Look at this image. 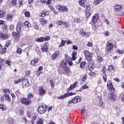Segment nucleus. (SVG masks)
<instances>
[{
	"label": "nucleus",
	"instance_id": "obj_1",
	"mask_svg": "<svg viewBox=\"0 0 124 124\" xmlns=\"http://www.w3.org/2000/svg\"><path fill=\"white\" fill-rule=\"evenodd\" d=\"M81 99L82 98L80 96H76L72 98L71 100L68 101V105H69V104H71L72 103H73V104H75L76 103H78V102H80Z\"/></svg>",
	"mask_w": 124,
	"mask_h": 124
},
{
	"label": "nucleus",
	"instance_id": "obj_2",
	"mask_svg": "<svg viewBox=\"0 0 124 124\" xmlns=\"http://www.w3.org/2000/svg\"><path fill=\"white\" fill-rule=\"evenodd\" d=\"M84 54L86 60H87L88 62H90L92 61V57H93V53L92 52H90V51L85 50L84 51Z\"/></svg>",
	"mask_w": 124,
	"mask_h": 124
},
{
	"label": "nucleus",
	"instance_id": "obj_3",
	"mask_svg": "<svg viewBox=\"0 0 124 124\" xmlns=\"http://www.w3.org/2000/svg\"><path fill=\"white\" fill-rule=\"evenodd\" d=\"M76 94V93L73 92L67 93L64 94L63 95L59 96L58 97V99H64V98H66V97L71 96L72 95H75Z\"/></svg>",
	"mask_w": 124,
	"mask_h": 124
},
{
	"label": "nucleus",
	"instance_id": "obj_4",
	"mask_svg": "<svg viewBox=\"0 0 124 124\" xmlns=\"http://www.w3.org/2000/svg\"><path fill=\"white\" fill-rule=\"evenodd\" d=\"M113 48H114V46L113 45V44L109 42H107L106 46L105 47V50L107 52H111V51L113 50Z\"/></svg>",
	"mask_w": 124,
	"mask_h": 124
},
{
	"label": "nucleus",
	"instance_id": "obj_5",
	"mask_svg": "<svg viewBox=\"0 0 124 124\" xmlns=\"http://www.w3.org/2000/svg\"><path fill=\"white\" fill-rule=\"evenodd\" d=\"M56 8L60 12H66V11H68V8L65 6H62L61 4H58L56 6Z\"/></svg>",
	"mask_w": 124,
	"mask_h": 124
},
{
	"label": "nucleus",
	"instance_id": "obj_6",
	"mask_svg": "<svg viewBox=\"0 0 124 124\" xmlns=\"http://www.w3.org/2000/svg\"><path fill=\"white\" fill-rule=\"evenodd\" d=\"M78 2L81 5V6H82V7H84V8H90V3L88 2H85V0H79L78 1Z\"/></svg>",
	"mask_w": 124,
	"mask_h": 124
},
{
	"label": "nucleus",
	"instance_id": "obj_7",
	"mask_svg": "<svg viewBox=\"0 0 124 124\" xmlns=\"http://www.w3.org/2000/svg\"><path fill=\"white\" fill-rule=\"evenodd\" d=\"M20 102L25 105H30L31 103V100L27 98H21Z\"/></svg>",
	"mask_w": 124,
	"mask_h": 124
},
{
	"label": "nucleus",
	"instance_id": "obj_8",
	"mask_svg": "<svg viewBox=\"0 0 124 124\" xmlns=\"http://www.w3.org/2000/svg\"><path fill=\"white\" fill-rule=\"evenodd\" d=\"M49 40H50V36H46L44 37H40L38 38H37L35 41L37 42H44V41H48Z\"/></svg>",
	"mask_w": 124,
	"mask_h": 124
},
{
	"label": "nucleus",
	"instance_id": "obj_9",
	"mask_svg": "<svg viewBox=\"0 0 124 124\" xmlns=\"http://www.w3.org/2000/svg\"><path fill=\"white\" fill-rule=\"evenodd\" d=\"M108 89L110 91V93H114L115 92V88H114V86H113V84H112V82L110 80L108 81L107 82Z\"/></svg>",
	"mask_w": 124,
	"mask_h": 124
},
{
	"label": "nucleus",
	"instance_id": "obj_10",
	"mask_svg": "<svg viewBox=\"0 0 124 124\" xmlns=\"http://www.w3.org/2000/svg\"><path fill=\"white\" fill-rule=\"evenodd\" d=\"M46 107L45 105L40 106L38 108V113L39 114H44L46 112Z\"/></svg>",
	"mask_w": 124,
	"mask_h": 124
},
{
	"label": "nucleus",
	"instance_id": "obj_11",
	"mask_svg": "<svg viewBox=\"0 0 124 124\" xmlns=\"http://www.w3.org/2000/svg\"><path fill=\"white\" fill-rule=\"evenodd\" d=\"M65 59L69 65H72V64H73V63L72 62V58L67 55V54H65Z\"/></svg>",
	"mask_w": 124,
	"mask_h": 124
},
{
	"label": "nucleus",
	"instance_id": "obj_12",
	"mask_svg": "<svg viewBox=\"0 0 124 124\" xmlns=\"http://www.w3.org/2000/svg\"><path fill=\"white\" fill-rule=\"evenodd\" d=\"M39 95H41V96H44V95H45V94L46 93V91L44 90L43 87L40 86L39 87Z\"/></svg>",
	"mask_w": 124,
	"mask_h": 124
},
{
	"label": "nucleus",
	"instance_id": "obj_13",
	"mask_svg": "<svg viewBox=\"0 0 124 124\" xmlns=\"http://www.w3.org/2000/svg\"><path fill=\"white\" fill-rule=\"evenodd\" d=\"M22 82V85L23 88H27V87H29L30 83H29V80H28V79H24V78H23Z\"/></svg>",
	"mask_w": 124,
	"mask_h": 124
},
{
	"label": "nucleus",
	"instance_id": "obj_14",
	"mask_svg": "<svg viewBox=\"0 0 124 124\" xmlns=\"http://www.w3.org/2000/svg\"><path fill=\"white\" fill-rule=\"evenodd\" d=\"M85 9H86L85 12L87 18L91 17V16L92 15V10L91 9V6H89V8H85Z\"/></svg>",
	"mask_w": 124,
	"mask_h": 124
},
{
	"label": "nucleus",
	"instance_id": "obj_15",
	"mask_svg": "<svg viewBox=\"0 0 124 124\" xmlns=\"http://www.w3.org/2000/svg\"><path fill=\"white\" fill-rule=\"evenodd\" d=\"M8 37H9V36L7 33L0 31V38H2V39H8Z\"/></svg>",
	"mask_w": 124,
	"mask_h": 124
},
{
	"label": "nucleus",
	"instance_id": "obj_16",
	"mask_svg": "<svg viewBox=\"0 0 124 124\" xmlns=\"http://www.w3.org/2000/svg\"><path fill=\"white\" fill-rule=\"evenodd\" d=\"M60 55V52L58 50L55 51L54 53L51 55V59L52 61H55V60H56L57 57Z\"/></svg>",
	"mask_w": 124,
	"mask_h": 124
},
{
	"label": "nucleus",
	"instance_id": "obj_17",
	"mask_svg": "<svg viewBox=\"0 0 124 124\" xmlns=\"http://www.w3.org/2000/svg\"><path fill=\"white\" fill-rule=\"evenodd\" d=\"M99 17V15L98 14H95L93 17L92 22L94 24L95 22H97V20H98V18Z\"/></svg>",
	"mask_w": 124,
	"mask_h": 124
},
{
	"label": "nucleus",
	"instance_id": "obj_18",
	"mask_svg": "<svg viewBox=\"0 0 124 124\" xmlns=\"http://www.w3.org/2000/svg\"><path fill=\"white\" fill-rule=\"evenodd\" d=\"M77 81H76L73 84L71 85L68 88L67 92H70V91H72V90L75 89V88H76V86H77Z\"/></svg>",
	"mask_w": 124,
	"mask_h": 124
},
{
	"label": "nucleus",
	"instance_id": "obj_19",
	"mask_svg": "<svg viewBox=\"0 0 124 124\" xmlns=\"http://www.w3.org/2000/svg\"><path fill=\"white\" fill-rule=\"evenodd\" d=\"M22 27H23V24H22L21 22H18L16 26V31L18 32L21 31V29H22Z\"/></svg>",
	"mask_w": 124,
	"mask_h": 124
},
{
	"label": "nucleus",
	"instance_id": "obj_20",
	"mask_svg": "<svg viewBox=\"0 0 124 124\" xmlns=\"http://www.w3.org/2000/svg\"><path fill=\"white\" fill-rule=\"evenodd\" d=\"M77 59V52L74 51H73L72 54V59L73 61H75Z\"/></svg>",
	"mask_w": 124,
	"mask_h": 124
},
{
	"label": "nucleus",
	"instance_id": "obj_21",
	"mask_svg": "<svg viewBox=\"0 0 124 124\" xmlns=\"http://www.w3.org/2000/svg\"><path fill=\"white\" fill-rule=\"evenodd\" d=\"M66 67V61L63 60L60 63V67L65 68Z\"/></svg>",
	"mask_w": 124,
	"mask_h": 124
},
{
	"label": "nucleus",
	"instance_id": "obj_22",
	"mask_svg": "<svg viewBox=\"0 0 124 124\" xmlns=\"http://www.w3.org/2000/svg\"><path fill=\"white\" fill-rule=\"evenodd\" d=\"M122 6L119 5H116L114 7V11L117 12V11H120L121 10V8H122Z\"/></svg>",
	"mask_w": 124,
	"mask_h": 124
},
{
	"label": "nucleus",
	"instance_id": "obj_23",
	"mask_svg": "<svg viewBox=\"0 0 124 124\" xmlns=\"http://www.w3.org/2000/svg\"><path fill=\"white\" fill-rule=\"evenodd\" d=\"M108 97L111 99H115V98L116 97V95H115L114 92H111V93L108 94Z\"/></svg>",
	"mask_w": 124,
	"mask_h": 124
},
{
	"label": "nucleus",
	"instance_id": "obj_24",
	"mask_svg": "<svg viewBox=\"0 0 124 124\" xmlns=\"http://www.w3.org/2000/svg\"><path fill=\"white\" fill-rule=\"evenodd\" d=\"M37 62H38V59H35L34 60L31 61V65H33V66H34V65H35V64L37 63Z\"/></svg>",
	"mask_w": 124,
	"mask_h": 124
},
{
	"label": "nucleus",
	"instance_id": "obj_25",
	"mask_svg": "<svg viewBox=\"0 0 124 124\" xmlns=\"http://www.w3.org/2000/svg\"><path fill=\"white\" fill-rule=\"evenodd\" d=\"M40 22L41 24H42V26H43L44 25H46V24L47 23V21L46 20V19H44V18H40Z\"/></svg>",
	"mask_w": 124,
	"mask_h": 124
},
{
	"label": "nucleus",
	"instance_id": "obj_26",
	"mask_svg": "<svg viewBox=\"0 0 124 124\" xmlns=\"http://www.w3.org/2000/svg\"><path fill=\"white\" fill-rule=\"evenodd\" d=\"M49 14V12L48 11H44L42 12L41 15V17H45V16H47Z\"/></svg>",
	"mask_w": 124,
	"mask_h": 124
},
{
	"label": "nucleus",
	"instance_id": "obj_27",
	"mask_svg": "<svg viewBox=\"0 0 124 124\" xmlns=\"http://www.w3.org/2000/svg\"><path fill=\"white\" fill-rule=\"evenodd\" d=\"M7 19L8 21H12L13 19V15L12 14H9L7 15Z\"/></svg>",
	"mask_w": 124,
	"mask_h": 124
},
{
	"label": "nucleus",
	"instance_id": "obj_28",
	"mask_svg": "<svg viewBox=\"0 0 124 124\" xmlns=\"http://www.w3.org/2000/svg\"><path fill=\"white\" fill-rule=\"evenodd\" d=\"M41 50L43 52H47L48 51V47H47V46L44 45L43 47H42Z\"/></svg>",
	"mask_w": 124,
	"mask_h": 124
},
{
	"label": "nucleus",
	"instance_id": "obj_29",
	"mask_svg": "<svg viewBox=\"0 0 124 124\" xmlns=\"http://www.w3.org/2000/svg\"><path fill=\"white\" fill-rule=\"evenodd\" d=\"M14 123V121L13 120V119L11 117H9L8 118V123L9 124H12Z\"/></svg>",
	"mask_w": 124,
	"mask_h": 124
},
{
	"label": "nucleus",
	"instance_id": "obj_30",
	"mask_svg": "<svg viewBox=\"0 0 124 124\" xmlns=\"http://www.w3.org/2000/svg\"><path fill=\"white\" fill-rule=\"evenodd\" d=\"M4 14H5V12L0 10V18H2V17H4V16H5Z\"/></svg>",
	"mask_w": 124,
	"mask_h": 124
},
{
	"label": "nucleus",
	"instance_id": "obj_31",
	"mask_svg": "<svg viewBox=\"0 0 124 124\" xmlns=\"http://www.w3.org/2000/svg\"><path fill=\"white\" fill-rule=\"evenodd\" d=\"M22 52H23V49L20 47H17L16 53L19 54V55H21L22 54Z\"/></svg>",
	"mask_w": 124,
	"mask_h": 124
},
{
	"label": "nucleus",
	"instance_id": "obj_32",
	"mask_svg": "<svg viewBox=\"0 0 124 124\" xmlns=\"http://www.w3.org/2000/svg\"><path fill=\"white\" fill-rule=\"evenodd\" d=\"M4 97H5L6 100H8V101H11V98L8 95H6V94H4Z\"/></svg>",
	"mask_w": 124,
	"mask_h": 124
},
{
	"label": "nucleus",
	"instance_id": "obj_33",
	"mask_svg": "<svg viewBox=\"0 0 124 124\" xmlns=\"http://www.w3.org/2000/svg\"><path fill=\"white\" fill-rule=\"evenodd\" d=\"M36 116H33L31 121V124H35V120L37 119Z\"/></svg>",
	"mask_w": 124,
	"mask_h": 124
},
{
	"label": "nucleus",
	"instance_id": "obj_34",
	"mask_svg": "<svg viewBox=\"0 0 124 124\" xmlns=\"http://www.w3.org/2000/svg\"><path fill=\"white\" fill-rule=\"evenodd\" d=\"M97 60L98 62H102V61H103V58L100 56H98L97 57Z\"/></svg>",
	"mask_w": 124,
	"mask_h": 124
},
{
	"label": "nucleus",
	"instance_id": "obj_35",
	"mask_svg": "<svg viewBox=\"0 0 124 124\" xmlns=\"http://www.w3.org/2000/svg\"><path fill=\"white\" fill-rule=\"evenodd\" d=\"M12 62L11 61L8 60L5 61V63L9 65V66H11Z\"/></svg>",
	"mask_w": 124,
	"mask_h": 124
},
{
	"label": "nucleus",
	"instance_id": "obj_36",
	"mask_svg": "<svg viewBox=\"0 0 124 124\" xmlns=\"http://www.w3.org/2000/svg\"><path fill=\"white\" fill-rule=\"evenodd\" d=\"M6 52V48L4 47L0 51V53L1 54V55H3L4 54H5Z\"/></svg>",
	"mask_w": 124,
	"mask_h": 124
},
{
	"label": "nucleus",
	"instance_id": "obj_37",
	"mask_svg": "<svg viewBox=\"0 0 124 124\" xmlns=\"http://www.w3.org/2000/svg\"><path fill=\"white\" fill-rule=\"evenodd\" d=\"M49 83L51 88H54L55 87V82H54V81H53V80H50L49 81Z\"/></svg>",
	"mask_w": 124,
	"mask_h": 124
},
{
	"label": "nucleus",
	"instance_id": "obj_38",
	"mask_svg": "<svg viewBox=\"0 0 124 124\" xmlns=\"http://www.w3.org/2000/svg\"><path fill=\"white\" fill-rule=\"evenodd\" d=\"M85 64H86V62H82L80 65V68H84V67H85Z\"/></svg>",
	"mask_w": 124,
	"mask_h": 124
},
{
	"label": "nucleus",
	"instance_id": "obj_39",
	"mask_svg": "<svg viewBox=\"0 0 124 124\" xmlns=\"http://www.w3.org/2000/svg\"><path fill=\"white\" fill-rule=\"evenodd\" d=\"M73 22L74 23H81V19L80 18H75Z\"/></svg>",
	"mask_w": 124,
	"mask_h": 124
},
{
	"label": "nucleus",
	"instance_id": "obj_40",
	"mask_svg": "<svg viewBox=\"0 0 124 124\" xmlns=\"http://www.w3.org/2000/svg\"><path fill=\"white\" fill-rule=\"evenodd\" d=\"M63 22L61 20H58L56 22V25H57V26H62V25H63Z\"/></svg>",
	"mask_w": 124,
	"mask_h": 124
},
{
	"label": "nucleus",
	"instance_id": "obj_41",
	"mask_svg": "<svg viewBox=\"0 0 124 124\" xmlns=\"http://www.w3.org/2000/svg\"><path fill=\"white\" fill-rule=\"evenodd\" d=\"M22 81H23V77H22L21 78L18 79L17 80H15V84H18V83L22 82Z\"/></svg>",
	"mask_w": 124,
	"mask_h": 124
},
{
	"label": "nucleus",
	"instance_id": "obj_42",
	"mask_svg": "<svg viewBox=\"0 0 124 124\" xmlns=\"http://www.w3.org/2000/svg\"><path fill=\"white\" fill-rule=\"evenodd\" d=\"M99 107H101L102 109H104V104H103V102H100L98 104Z\"/></svg>",
	"mask_w": 124,
	"mask_h": 124
},
{
	"label": "nucleus",
	"instance_id": "obj_43",
	"mask_svg": "<svg viewBox=\"0 0 124 124\" xmlns=\"http://www.w3.org/2000/svg\"><path fill=\"white\" fill-rule=\"evenodd\" d=\"M44 121L42 119H39L37 121L36 124H43Z\"/></svg>",
	"mask_w": 124,
	"mask_h": 124
},
{
	"label": "nucleus",
	"instance_id": "obj_44",
	"mask_svg": "<svg viewBox=\"0 0 124 124\" xmlns=\"http://www.w3.org/2000/svg\"><path fill=\"white\" fill-rule=\"evenodd\" d=\"M64 44H65V41L62 40L61 43H60V44L59 45V47H61L62 46H64Z\"/></svg>",
	"mask_w": 124,
	"mask_h": 124
},
{
	"label": "nucleus",
	"instance_id": "obj_45",
	"mask_svg": "<svg viewBox=\"0 0 124 124\" xmlns=\"http://www.w3.org/2000/svg\"><path fill=\"white\" fill-rule=\"evenodd\" d=\"M2 29L3 31H7V25H3L2 26Z\"/></svg>",
	"mask_w": 124,
	"mask_h": 124
},
{
	"label": "nucleus",
	"instance_id": "obj_46",
	"mask_svg": "<svg viewBox=\"0 0 124 124\" xmlns=\"http://www.w3.org/2000/svg\"><path fill=\"white\" fill-rule=\"evenodd\" d=\"M103 76L104 82H107V75L105 74Z\"/></svg>",
	"mask_w": 124,
	"mask_h": 124
},
{
	"label": "nucleus",
	"instance_id": "obj_47",
	"mask_svg": "<svg viewBox=\"0 0 124 124\" xmlns=\"http://www.w3.org/2000/svg\"><path fill=\"white\" fill-rule=\"evenodd\" d=\"M64 70L66 73H69V72H70V70H69V69H68V68L67 67H65L64 68Z\"/></svg>",
	"mask_w": 124,
	"mask_h": 124
},
{
	"label": "nucleus",
	"instance_id": "obj_48",
	"mask_svg": "<svg viewBox=\"0 0 124 124\" xmlns=\"http://www.w3.org/2000/svg\"><path fill=\"white\" fill-rule=\"evenodd\" d=\"M101 71L103 72L104 74H105V72H106V67L105 66L102 67Z\"/></svg>",
	"mask_w": 124,
	"mask_h": 124
},
{
	"label": "nucleus",
	"instance_id": "obj_49",
	"mask_svg": "<svg viewBox=\"0 0 124 124\" xmlns=\"http://www.w3.org/2000/svg\"><path fill=\"white\" fill-rule=\"evenodd\" d=\"M12 34H13V36H16V37H19V34L17 32H13L12 33Z\"/></svg>",
	"mask_w": 124,
	"mask_h": 124
},
{
	"label": "nucleus",
	"instance_id": "obj_50",
	"mask_svg": "<svg viewBox=\"0 0 124 124\" xmlns=\"http://www.w3.org/2000/svg\"><path fill=\"white\" fill-rule=\"evenodd\" d=\"M28 97V98H32L33 97V94L32 93H29Z\"/></svg>",
	"mask_w": 124,
	"mask_h": 124
},
{
	"label": "nucleus",
	"instance_id": "obj_51",
	"mask_svg": "<svg viewBox=\"0 0 124 124\" xmlns=\"http://www.w3.org/2000/svg\"><path fill=\"white\" fill-rule=\"evenodd\" d=\"M85 32L84 31V30L81 29L79 30V33L80 34H81V35H84V33Z\"/></svg>",
	"mask_w": 124,
	"mask_h": 124
},
{
	"label": "nucleus",
	"instance_id": "obj_52",
	"mask_svg": "<svg viewBox=\"0 0 124 124\" xmlns=\"http://www.w3.org/2000/svg\"><path fill=\"white\" fill-rule=\"evenodd\" d=\"M104 34L105 35H106V36H108L110 34V32H109V31H105L104 32Z\"/></svg>",
	"mask_w": 124,
	"mask_h": 124
},
{
	"label": "nucleus",
	"instance_id": "obj_53",
	"mask_svg": "<svg viewBox=\"0 0 124 124\" xmlns=\"http://www.w3.org/2000/svg\"><path fill=\"white\" fill-rule=\"evenodd\" d=\"M82 88L83 90H86V89H89V86H88L87 84H84L83 86H82Z\"/></svg>",
	"mask_w": 124,
	"mask_h": 124
},
{
	"label": "nucleus",
	"instance_id": "obj_54",
	"mask_svg": "<svg viewBox=\"0 0 124 124\" xmlns=\"http://www.w3.org/2000/svg\"><path fill=\"white\" fill-rule=\"evenodd\" d=\"M18 2L19 3V7H22L23 6V0H19Z\"/></svg>",
	"mask_w": 124,
	"mask_h": 124
},
{
	"label": "nucleus",
	"instance_id": "obj_55",
	"mask_svg": "<svg viewBox=\"0 0 124 124\" xmlns=\"http://www.w3.org/2000/svg\"><path fill=\"white\" fill-rule=\"evenodd\" d=\"M16 3H17V0H12V4L13 5H16Z\"/></svg>",
	"mask_w": 124,
	"mask_h": 124
},
{
	"label": "nucleus",
	"instance_id": "obj_56",
	"mask_svg": "<svg viewBox=\"0 0 124 124\" xmlns=\"http://www.w3.org/2000/svg\"><path fill=\"white\" fill-rule=\"evenodd\" d=\"M25 26H27V27H30L31 24H29V21H25L24 22Z\"/></svg>",
	"mask_w": 124,
	"mask_h": 124
},
{
	"label": "nucleus",
	"instance_id": "obj_57",
	"mask_svg": "<svg viewBox=\"0 0 124 124\" xmlns=\"http://www.w3.org/2000/svg\"><path fill=\"white\" fill-rule=\"evenodd\" d=\"M65 28H68V23H66V22H63V24Z\"/></svg>",
	"mask_w": 124,
	"mask_h": 124
},
{
	"label": "nucleus",
	"instance_id": "obj_58",
	"mask_svg": "<svg viewBox=\"0 0 124 124\" xmlns=\"http://www.w3.org/2000/svg\"><path fill=\"white\" fill-rule=\"evenodd\" d=\"M87 75H84L83 78H82V81L83 82H85V81H86V80H87Z\"/></svg>",
	"mask_w": 124,
	"mask_h": 124
},
{
	"label": "nucleus",
	"instance_id": "obj_59",
	"mask_svg": "<svg viewBox=\"0 0 124 124\" xmlns=\"http://www.w3.org/2000/svg\"><path fill=\"white\" fill-rule=\"evenodd\" d=\"M35 51H36L37 54H40V51H39V48L38 47H36L35 48Z\"/></svg>",
	"mask_w": 124,
	"mask_h": 124
},
{
	"label": "nucleus",
	"instance_id": "obj_60",
	"mask_svg": "<svg viewBox=\"0 0 124 124\" xmlns=\"http://www.w3.org/2000/svg\"><path fill=\"white\" fill-rule=\"evenodd\" d=\"M10 30L11 31H14V25L13 24H12L10 26Z\"/></svg>",
	"mask_w": 124,
	"mask_h": 124
},
{
	"label": "nucleus",
	"instance_id": "obj_61",
	"mask_svg": "<svg viewBox=\"0 0 124 124\" xmlns=\"http://www.w3.org/2000/svg\"><path fill=\"white\" fill-rule=\"evenodd\" d=\"M90 35V33L89 32H84V34H83V36H89Z\"/></svg>",
	"mask_w": 124,
	"mask_h": 124
},
{
	"label": "nucleus",
	"instance_id": "obj_62",
	"mask_svg": "<svg viewBox=\"0 0 124 124\" xmlns=\"http://www.w3.org/2000/svg\"><path fill=\"white\" fill-rule=\"evenodd\" d=\"M26 74V76H30V74H31V71H27L25 72Z\"/></svg>",
	"mask_w": 124,
	"mask_h": 124
},
{
	"label": "nucleus",
	"instance_id": "obj_63",
	"mask_svg": "<svg viewBox=\"0 0 124 124\" xmlns=\"http://www.w3.org/2000/svg\"><path fill=\"white\" fill-rule=\"evenodd\" d=\"M25 15L26 17H29L30 16V12H25Z\"/></svg>",
	"mask_w": 124,
	"mask_h": 124
},
{
	"label": "nucleus",
	"instance_id": "obj_64",
	"mask_svg": "<svg viewBox=\"0 0 124 124\" xmlns=\"http://www.w3.org/2000/svg\"><path fill=\"white\" fill-rule=\"evenodd\" d=\"M5 24V21L4 20H0V25H4Z\"/></svg>",
	"mask_w": 124,
	"mask_h": 124
}]
</instances>
